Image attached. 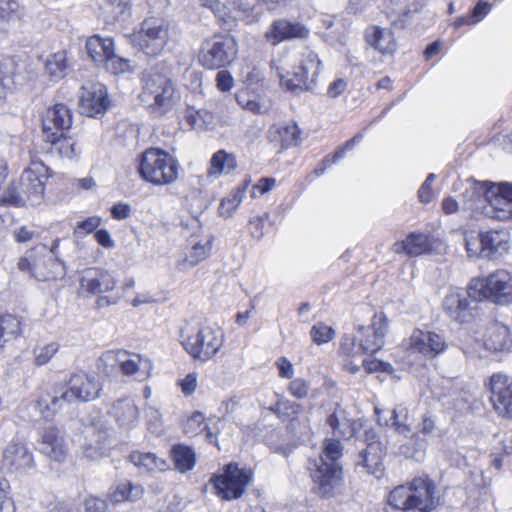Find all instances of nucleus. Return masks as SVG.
<instances>
[{
    "label": "nucleus",
    "mask_w": 512,
    "mask_h": 512,
    "mask_svg": "<svg viewBox=\"0 0 512 512\" xmlns=\"http://www.w3.org/2000/svg\"><path fill=\"white\" fill-rule=\"evenodd\" d=\"M102 385L92 374L79 371L65 383H55L51 391L43 393L34 403V409L44 419H52L65 405L89 402L100 396Z\"/></svg>",
    "instance_id": "1"
},
{
    "label": "nucleus",
    "mask_w": 512,
    "mask_h": 512,
    "mask_svg": "<svg viewBox=\"0 0 512 512\" xmlns=\"http://www.w3.org/2000/svg\"><path fill=\"white\" fill-rule=\"evenodd\" d=\"M435 492L433 480L419 476L390 491L388 503L402 512H431L436 507Z\"/></svg>",
    "instance_id": "2"
},
{
    "label": "nucleus",
    "mask_w": 512,
    "mask_h": 512,
    "mask_svg": "<svg viewBox=\"0 0 512 512\" xmlns=\"http://www.w3.org/2000/svg\"><path fill=\"white\" fill-rule=\"evenodd\" d=\"M60 239L53 240L50 248L38 244L28 250L18 261V269L30 274L38 281L62 279L66 275V266L58 257Z\"/></svg>",
    "instance_id": "3"
},
{
    "label": "nucleus",
    "mask_w": 512,
    "mask_h": 512,
    "mask_svg": "<svg viewBox=\"0 0 512 512\" xmlns=\"http://www.w3.org/2000/svg\"><path fill=\"white\" fill-rule=\"evenodd\" d=\"M140 98L151 113L163 116L173 109L179 95L168 75L151 68L143 74Z\"/></svg>",
    "instance_id": "4"
},
{
    "label": "nucleus",
    "mask_w": 512,
    "mask_h": 512,
    "mask_svg": "<svg viewBox=\"0 0 512 512\" xmlns=\"http://www.w3.org/2000/svg\"><path fill=\"white\" fill-rule=\"evenodd\" d=\"M137 171L141 179L155 186L176 182L180 164L169 152L161 148H148L138 156Z\"/></svg>",
    "instance_id": "5"
},
{
    "label": "nucleus",
    "mask_w": 512,
    "mask_h": 512,
    "mask_svg": "<svg viewBox=\"0 0 512 512\" xmlns=\"http://www.w3.org/2000/svg\"><path fill=\"white\" fill-rule=\"evenodd\" d=\"M292 71L279 72L282 86L293 93L312 91L317 85L322 62L319 56L309 48L292 54Z\"/></svg>",
    "instance_id": "6"
},
{
    "label": "nucleus",
    "mask_w": 512,
    "mask_h": 512,
    "mask_svg": "<svg viewBox=\"0 0 512 512\" xmlns=\"http://www.w3.org/2000/svg\"><path fill=\"white\" fill-rule=\"evenodd\" d=\"M170 40V25L161 17H147L129 35L130 44L148 57H157Z\"/></svg>",
    "instance_id": "7"
},
{
    "label": "nucleus",
    "mask_w": 512,
    "mask_h": 512,
    "mask_svg": "<svg viewBox=\"0 0 512 512\" xmlns=\"http://www.w3.org/2000/svg\"><path fill=\"white\" fill-rule=\"evenodd\" d=\"M225 341L223 329L215 323H202L183 340L185 350L193 359L206 362L222 348Z\"/></svg>",
    "instance_id": "8"
},
{
    "label": "nucleus",
    "mask_w": 512,
    "mask_h": 512,
    "mask_svg": "<svg viewBox=\"0 0 512 512\" xmlns=\"http://www.w3.org/2000/svg\"><path fill=\"white\" fill-rule=\"evenodd\" d=\"M237 51L234 37L228 34L213 35L202 42L199 63L207 69H221L236 59Z\"/></svg>",
    "instance_id": "9"
},
{
    "label": "nucleus",
    "mask_w": 512,
    "mask_h": 512,
    "mask_svg": "<svg viewBox=\"0 0 512 512\" xmlns=\"http://www.w3.org/2000/svg\"><path fill=\"white\" fill-rule=\"evenodd\" d=\"M480 303V278H473L466 290V296L449 293L444 299L445 312L455 321L469 323L478 315Z\"/></svg>",
    "instance_id": "10"
},
{
    "label": "nucleus",
    "mask_w": 512,
    "mask_h": 512,
    "mask_svg": "<svg viewBox=\"0 0 512 512\" xmlns=\"http://www.w3.org/2000/svg\"><path fill=\"white\" fill-rule=\"evenodd\" d=\"M251 480V470L240 468L236 463H229L224 466L221 474L210 479V483L218 497L230 501L240 498Z\"/></svg>",
    "instance_id": "11"
},
{
    "label": "nucleus",
    "mask_w": 512,
    "mask_h": 512,
    "mask_svg": "<svg viewBox=\"0 0 512 512\" xmlns=\"http://www.w3.org/2000/svg\"><path fill=\"white\" fill-rule=\"evenodd\" d=\"M504 190L502 182L482 181V197L486 201L482 206V215L496 219L510 216L512 199Z\"/></svg>",
    "instance_id": "12"
},
{
    "label": "nucleus",
    "mask_w": 512,
    "mask_h": 512,
    "mask_svg": "<svg viewBox=\"0 0 512 512\" xmlns=\"http://www.w3.org/2000/svg\"><path fill=\"white\" fill-rule=\"evenodd\" d=\"M482 299L497 305L512 304V275L499 269L482 278Z\"/></svg>",
    "instance_id": "13"
},
{
    "label": "nucleus",
    "mask_w": 512,
    "mask_h": 512,
    "mask_svg": "<svg viewBox=\"0 0 512 512\" xmlns=\"http://www.w3.org/2000/svg\"><path fill=\"white\" fill-rule=\"evenodd\" d=\"M388 327L389 320L382 311L374 313L369 326L359 325L357 327L358 342L365 353L375 354L383 348Z\"/></svg>",
    "instance_id": "14"
},
{
    "label": "nucleus",
    "mask_w": 512,
    "mask_h": 512,
    "mask_svg": "<svg viewBox=\"0 0 512 512\" xmlns=\"http://www.w3.org/2000/svg\"><path fill=\"white\" fill-rule=\"evenodd\" d=\"M49 176L50 169L39 160H32L29 167L23 171L18 183L29 198L30 204L40 203Z\"/></svg>",
    "instance_id": "15"
},
{
    "label": "nucleus",
    "mask_w": 512,
    "mask_h": 512,
    "mask_svg": "<svg viewBox=\"0 0 512 512\" xmlns=\"http://www.w3.org/2000/svg\"><path fill=\"white\" fill-rule=\"evenodd\" d=\"M316 492L322 497H330L340 485L342 469L336 463H328L322 456L310 463Z\"/></svg>",
    "instance_id": "16"
},
{
    "label": "nucleus",
    "mask_w": 512,
    "mask_h": 512,
    "mask_svg": "<svg viewBox=\"0 0 512 512\" xmlns=\"http://www.w3.org/2000/svg\"><path fill=\"white\" fill-rule=\"evenodd\" d=\"M490 401L495 412L512 419V378L503 373H494L489 380Z\"/></svg>",
    "instance_id": "17"
},
{
    "label": "nucleus",
    "mask_w": 512,
    "mask_h": 512,
    "mask_svg": "<svg viewBox=\"0 0 512 512\" xmlns=\"http://www.w3.org/2000/svg\"><path fill=\"white\" fill-rule=\"evenodd\" d=\"M357 440L365 445L359 451V461L357 463L367 468L368 472L373 474L380 471L385 448L379 440L376 430L366 427L363 434L357 437Z\"/></svg>",
    "instance_id": "18"
},
{
    "label": "nucleus",
    "mask_w": 512,
    "mask_h": 512,
    "mask_svg": "<svg viewBox=\"0 0 512 512\" xmlns=\"http://www.w3.org/2000/svg\"><path fill=\"white\" fill-rule=\"evenodd\" d=\"M2 467L11 472H27L34 467V458L27 444L14 437L3 449Z\"/></svg>",
    "instance_id": "19"
},
{
    "label": "nucleus",
    "mask_w": 512,
    "mask_h": 512,
    "mask_svg": "<svg viewBox=\"0 0 512 512\" xmlns=\"http://www.w3.org/2000/svg\"><path fill=\"white\" fill-rule=\"evenodd\" d=\"M109 106L106 87L97 83H87L81 87L79 109L82 114L89 117L102 115Z\"/></svg>",
    "instance_id": "20"
},
{
    "label": "nucleus",
    "mask_w": 512,
    "mask_h": 512,
    "mask_svg": "<svg viewBox=\"0 0 512 512\" xmlns=\"http://www.w3.org/2000/svg\"><path fill=\"white\" fill-rule=\"evenodd\" d=\"M447 345L443 337L430 331L416 329L409 338L407 349L420 353L425 357L433 358L442 353Z\"/></svg>",
    "instance_id": "21"
},
{
    "label": "nucleus",
    "mask_w": 512,
    "mask_h": 512,
    "mask_svg": "<svg viewBox=\"0 0 512 512\" xmlns=\"http://www.w3.org/2000/svg\"><path fill=\"white\" fill-rule=\"evenodd\" d=\"M309 30L299 22H291L287 19H277L272 22L264 34L268 43L275 46L279 43L295 38H305Z\"/></svg>",
    "instance_id": "22"
},
{
    "label": "nucleus",
    "mask_w": 512,
    "mask_h": 512,
    "mask_svg": "<svg viewBox=\"0 0 512 512\" xmlns=\"http://www.w3.org/2000/svg\"><path fill=\"white\" fill-rule=\"evenodd\" d=\"M26 66L13 57L0 58V86L12 90L27 81Z\"/></svg>",
    "instance_id": "23"
},
{
    "label": "nucleus",
    "mask_w": 512,
    "mask_h": 512,
    "mask_svg": "<svg viewBox=\"0 0 512 512\" xmlns=\"http://www.w3.org/2000/svg\"><path fill=\"white\" fill-rule=\"evenodd\" d=\"M71 125V110L61 103L48 108L42 118V127L45 136L51 132H64L70 129Z\"/></svg>",
    "instance_id": "24"
},
{
    "label": "nucleus",
    "mask_w": 512,
    "mask_h": 512,
    "mask_svg": "<svg viewBox=\"0 0 512 512\" xmlns=\"http://www.w3.org/2000/svg\"><path fill=\"white\" fill-rule=\"evenodd\" d=\"M327 425L331 428L335 437L350 439L359 433L362 424L359 421L348 418L345 409L337 406L335 410L327 417Z\"/></svg>",
    "instance_id": "25"
},
{
    "label": "nucleus",
    "mask_w": 512,
    "mask_h": 512,
    "mask_svg": "<svg viewBox=\"0 0 512 512\" xmlns=\"http://www.w3.org/2000/svg\"><path fill=\"white\" fill-rule=\"evenodd\" d=\"M117 361L124 375H135L137 380H144L149 377L152 371V362L139 354H129L126 351H120L117 354Z\"/></svg>",
    "instance_id": "26"
},
{
    "label": "nucleus",
    "mask_w": 512,
    "mask_h": 512,
    "mask_svg": "<svg viewBox=\"0 0 512 512\" xmlns=\"http://www.w3.org/2000/svg\"><path fill=\"white\" fill-rule=\"evenodd\" d=\"M484 346L493 352L509 350L512 346L509 328L498 321L491 322L486 328Z\"/></svg>",
    "instance_id": "27"
},
{
    "label": "nucleus",
    "mask_w": 512,
    "mask_h": 512,
    "mask_svg": "<svg viewBox=\"0 0 512 512\" xmlns=\"http://www.w3.org/2000/svg\"><path fill=\"white\" fill-rule=\"evenodd\" d=\"M301 130L295 122L278 123L268 130V138L279 143L282 148L297 146L301 141Z\"/></svg>",
    "instance_id": "28"
},
{
    "label": "nucleus",
    "mask_w": 512,
    "mask_h": 512,
    "mask_svg": "<svg viewBox=\"0 0 512 512\" xmlns=\"http://www.w3.org/2000/svg\"><path fill=\"white\" fill-rule=\"evenodd\" d=\"M367 43L382 55H391L396 51L397 43L391 30L378 26L366 30Z\"/></svg>",
    "instance_id": "29"
},
{
    "label": "nucleus",
    "mask_w": 512,
    "mask_h": 512,
    "mask_svg": "<svg viewBox=\"0 0 512 512\" xmlns=\"http://www.w3.org/2000/svg\"><path fill=\"white\" fill-rule=\"evenodd\" d=\"M397 451L405 458H411L419 461L424 456L427 441L421 438L417 432L410 429L407 434L398 435Z\"/></svg>",
    "instance_id": "30"
},
{
    "label": "nucleus",
    "mask_w": 512,
    "mask_h": 512,
    "mask_svg": "<svg viewBox=\"0 0 512 512\" xmlns=\"http://www.w3.org/2000/svg\"><path fill=\"white\" fill-rule=\"evenodd\" d=\"M40 450L43 454L58 462L64 460L66 449L59 431L55 427L45 429L41 435Z\"/></svg>",
    "instance_id": "31"
},
{
    "label": "nucleus",
    "mask_w": 512,
    "mask_h": 512,
    "mask_svg": "<svg viewBox=\"0 0 512 512\" xmlns=\"http://www.w3.org/2000/svg\"><path fill=\"white\" fill-rule=\"evenodd\" d=\"M509 250L507 234L503 231L482 233V255L487 252L491 260H495Z\"/></svg>",
    "instance_id": "32"
},
{
    "label": "nucleus",
    "mask_w": 512,
    "mask_h": 512,
    "mask_svg": "<svg viewBox=\"0 0 512 512\" xmlns=\"http://www.w3.org/2000/svg\"><path fill=\"white\" fill-rule=\"evenodd\" d=\"M114 48L112 38H102L99 35L89 37L85 44L88 56L99 66L111 55Z\"/></svg>",
    "instance_id": "33"
},
{
    "label": "nucleus",
    "mask_w": 512,
    "mask_h": 512,
    "mask_svg": "<svg viewBox=\"0 0 512 512\" xmlns=\"http://www.w3.org/2000/svg\"><path fill=\"white\" fill-rule=\"evenodd\" d=\"M45 137L46 141L53 146L54 151L62 158L73 159L81 152L77 141L72 137H67L64 132H51Z\"/></svg>",
    "instance_id": "34"
},
{
    "label": "nucleus",
    "mask_w": 512,
    "mask_h": 512,
    "mask_svg": "<svg viewBox=\"0 0 512 512\" xmlns=\"http://www.w3.org/2000/svg\"><path fill=\"white\" fill-rule=\"evenodd\" d=\"M375 412L378 417V422L382 425L392 427L398 435L407 434L410 432V429H412L408 409L402 405L395 407L391 411L389 419H383L378 408L375 409Z\"/></svg>",
    "instance_id": "35"
},
{
    "label": "nucleus",
    "mask_w": 512,
    "mask_h": 512,
    "mask_svg": "<svg viewBox=\"0 0 512 512\" xmlns=\"http://www.w3.org/2000/svg\"><path fill=\"white\" fill-rule=\"evenodd\" d=\"M82 287L92 294H103L112 291L116 286V279L106 270H98L94 277L83 278Z\"/></svg>",
    "instance_id": "36"
},
{
    "label": "nucleus",
    "mask_w": 512,
    "mask_h": 512,
    "mask_svg": "<svg viewBox=\"0 0 512 512\" xmlns=\"http://www.w3.org/2000/svg\"><path fill=\"white\" fill-rule=\"evenodd\" d=\"M111 413L115 420L123 427L133 426L139 417V410L131 399H121L116 401Z\"/></svg>",
    "instance_id": "37"
},
{
    "label": "nucleus",
    "mask_w": 512,
    "mask_h": 512,
    "mask_svg": "<svg viewBox=\"0 0 512 512\" xmlns=\"http://www.w3.org/2000/svg\"><path fill=\"white\" fill-rule=\"evenodd\" d=\"M170 455L175 469L181 473L192 470L196 465V453L192 447L185 444H175L172 446Z\"/></svg>",
    "instance_id": "38"
},
{
    "label": "nucleus",
    "mask_w": 512,
    "mask_h": 512,
    "mask_svg": "<svg viewBox=\"0 0 512 512\" xmlns=\"http://www.w3.org/2000/svg\"><path fill=\"white\" fill-rule=\"evenodd\" d=\"M236 166L237 162L233 154L227 153L225 150H218L211 157L208 175L219 177L222 174L230 173Z\"/></svg>",
    "instance_id": "39"
},
{
    "label": "nucleus",
    "mask_w": 512,
    "mask_h": 512,
    "mask_svg": "<svg viewBox=\"0 0 512 512\" xmlns=\"http://www.w3.org/2000/svg\"><path fill=\"white\" fill-rule=\"evenodd\" d=\"M231 6L236 22L241 20L246 24H253L258 22L263 14L260 8L250 4L247 0H232Z\"/></svg>",
    "instance_id": "40"
},
{
    "label": "nucleus",
    "mask_w": 512,
    "mask_h": 512,
    "mask_svg": "<svg viewBox=\"0 0 512 512\" xmlns=\"http://www.w3.org/2000/svg\"><path fill=\"white\" fill-rule=\"evenodd\" d=\"M428 237L422 233H412L406 240L395 243L393 249L396 253L405 251L409 255H420L428 248Z\"/></svg>",
    "instance_id": "41"
},
{
    "label": "nucleus",
    "mask_w": 512,
    "mask_h": 512,
    "mask_svg": "<svg viewBox=\"0 0 512 512\" xmlns=\"http://www.w3.org/2000/svg\"><path fill=\"white\" fill-rule=\"evenodd\" d=\"M129 459L135 466L148 472L163 471L166 467V462L151 452L134 451Z\"/></svg>",
    "instance_id": "42"
},
{
    "label": "nucleus",
    "mask_w": 512,
    "mask_h": 512,
    "mask_svg": "<svg viewBox=\"0 0 512 512\" xmlns=\"http://www.w3.org/2000/svg\"><path fill=\"white\" fill-rule=\"evenodd\" d=\"M68 67L66 51L51 54L45 62V71L53 81L62 79L66 75Z\"/></svg>",
    "instance_id": "43"
},
{
    "label": "nucleus",
    "mask_w": 512,
    "mask_h": 512,
    "mask_svg": "<svg viewBox=\"0 0 512 512\" xmlns=\"http://www.w3.org/2000/svg\"><path fill=\"white\" fill-rule=\"evenodd\" d=\"M185 120L187 124L194 129L208 130L213 126L214 116L206 109L187 107L185 111Z\"/></svg>",
    "instance_id": "44"
},
{
    "label": "nucleus",
    "mask_w": 512,
    "mask_h": 512,
    "mask_svg": "<svg viewBox=\"0 0 512 512\" xmlns=\"http://www.w3.org/2000/svg\"><path fill=\"white\" fill-rule=\"evenodd\" d=\"M22 333L20 320L13 315L0 316V347Z\"/></svg>",
    "instance_id": "45"
},
{
    "label": "nucleus",
    "mask_w": 512,
    "mask_h": 512,
    "mask_svg": "<svg viewBox=\"0 0 512 512\" xmlns=\"http://www.w3.org/2000/svg\"><path fill=\"white\" fill-rule=\"evenodd\" d=\"M144 490L141 485L131 482H123L118 484L110 495V499L114 503H121L126 500L134 501L139 499Z\"/></svg>",
    "instance_id": "46"
},
{
    "label": "nucleus",
    "mask_w": 512,
    "mask_h": 512,
    "mask_svg": "<svg viewBox=\"0 0 512 512\" xmlns=\"http://www.w3.org/2000/svg\"><path fill=\"white\" fill-rule=\"evenodd\" d=\"M480 210V190L475 182L471 189L463 193L462 212L468 213L470 219H477Z\"/></svg>",
    "instance_id": "47"
},
{
    "label": "nucleus",
    "mask_w": 512,
    "mask_h": 512,
    "mask_svg": "<svg viewBox=\"0 0 512 512\" xmlns=\"http://www.w3.org/2000/svg\"><path fill=\"white\" fill-rule=\"evenodd\" d=\"M210 9L215 17L218 19L221 26L226 30H231L236 26V17L225 4L219 0H211V2L205 7Z\"/></svg>",
    "instance_id": "48"
},
{
    "label": "nucleus",
    "mask_w": 512,
    "mask_h": 512,
    "mask_svg": "<svg viewBox=\"0 0 512 512\" xmlns=\"http://www.w3.org/2000/svg\"><path fill=\"white\" fill-rule=\"evenodd\" d=\"M212 244L207 240L204 244L197 243L192 247L191 252L183 260L178 262L180 269H185L186 264L190 267L196 266L199 262L206 259L211 252Z\"/></svg>",
    "instance_id": "49"
},
{
    "label": "nucleus",
    "mask_w": 512,
    "mask_h": 512,
    "mask_svg": "<svg viewBox=\"0 0 512 512\" xmlns=\"http://www.w3.org/2000/svg\"><path fill=\"white\" fill-rule=\"evenodd\" d=\"M245 189L238 188L232 191L228 196L221 200L219 206V214L222 217L229 218L235 212L239 204L242 202Z\"/></svg>",
    "instance_id": "50"
},
{
    "label": "nucleus",
    "mask_w": 512,
    "mask_h": 512,
    "mask_svg": "<svg viewBox=\"0 0 512 512\" xmlns=\"http://www.w3.org/2000/svg\"><path fill=\"white\" fill-rule=\"evenodd\" d=\"M463 234L468 258L477 260L480 256V229H465Z\"/></svg>",
    "instance_id": "51"
},
{
    "label": "nucleus",
    "mask_w": 512,
    "mask_h": 512,
    "mask_svg": "<svg viewBox=\"0 0 512 512\" xmlns=\"http://www.w3.org/2000/svg\"><path fill=\"white\" fill-rule=\"evenodd\" d=\"M2 202L8 205L21 207L29 202V198L20 188L19 183L9 186L2 195Z\"/></svg>",
    "instance_id": "52"
},
{
    "label": "nucleus",
    "mask_w": 512,
    "mask_h": 512,
    "mask_svg": "<svg viewBox=\"0 0 512 512\" xmlns=\"http://www.w3.org/2000/svg\"><path fill=\"white\" fill-rule=\"evenodd\" d=\"M132 0H107L106 13H108L107 22H114L125 13L129 14Z\"/></svg>",
    "instance_id": "53"
},
{
    "label": "nucleus",
    "mask_w": 512,
    "mask_h": 512,
    "mask_svg": "<svg viewBox=\"0 0 512 512\" xmlns=\"http://www.w3.org/2000/svg\"><path fill=\"white\" fill-rule=\"evenodd\" d=\"M60 348L59 343L50 342L44 346H37L33 349L34 364L43 366L47 364Z\"/></svg>",
    "instance_id": "54"
},
{
    "label": "nucleus",
    "mask_w": 512,
    "mask_h": 512,
    "mask_svg": "<svg viewBox=\"0 0 512 512\" xmlns=\"http://www.w3.org/2000/svg\"><path fill=\"white\" fill-rule=\"evenodd\" d=\"M101 66L115 75L130 71V61L126 58L116 55L115 48L112 50L111 55L107 57Z\"/></svg>",
    "instance_id": "55"
},
{
    "label": "nucleus",
    "mask_w": 512,
    "mask_h": 512,
    "mask_svg": "<svg viewBox=\"0 0 512 512\" xmlns=\"http://www.w3.org/2000/svg\"><path fill=\"white\" fill-rule=\"evenodd\" d=\"M339 353L348 357H356L365 352L360 342H358V336L344 335L341 339Z\"/></svg>",
    "instance_id": "56"
},
{
    "label": "nucleus",
    "mask_w": 512,
    "mask_h": 512,
    "mask_svg": "<svg viewBox=\"0 0 512 512\" xmlns=\"http://www.w3.org/2000/svg\"><path fill=\"white\" fill-rule=\"evenodd\" d=\"M310 336L315 344L321 345L331 341L335 336V331L332 327L319 322L311 327Z\"/></svg>",
    "instance_id": "57"
},
{
    "label": "nucleus",
    "mask_w": 512,
    "mask_h": 512,
    "mask_svg": "<svg viewBox=\"0 0 512 512\" xmlns=\"http://www.w3.org/2000/svg\"><path fill=\"white\" fill-rule=\"evenodd\" d=\"M343 447L339 440L327 439L324 443L323 455L324 460L328 463H335L342 456Z\"/></svg>",
    "instance_id": "58"
},
{
    "label": "nucleus",
    "mask_w": 512,
    "mask_h": 512,
    "mask_svg": "<svg viewBox=\"0 0 512 512\" xmlns=\"http://www.w3.org/2000/svg\"><path fill=\"white\" fill-rule=\"evenodd\" d=\"M101 218L98 216H91L77 223L74 228L75 235H87L95 231L101 224Z\"/></svg>",
    "instance_id": "59"
},
{
    "label": "nucleus",
    "mask_w": 512,
    "mask_h": 512,
    "mask_svg": "<svg viewBox=\"0 0 512 512\" xmlns=\"http://www.w3.org/2000/svg\"><path fill=\"white\" fill-rule=\"evenodd\" d=\"M302 406L289 400H280L276 403L273 411L283 416H296L300 413Z\"/></svg>",
    "instance_id": "60"
},
{
    "label": "nucleus",
    "mask_w": 512,
    "mask_h": 512,
    "mask_svg": "<svg viewBox=\"0 0 512 512\" xmlns=\"http://www.w3.org/2000/svg\"><path fill=\"white\" fill-rule=\"evenodd\" d=\"M19 9L17 0H0V21L9 22L12 20Z\"/></svg>",
    "instance_id": "61"
},
{
    "label": "nucleus",
    "mask_w": 512,
    "mask_h": 512,
    "mask_svg": "<svg viewBox=\"0 0 512 512\" xmlns=\"http://www.w3.org/2000/svg\"><path fill=\"white\" fill-rule=\"evenodd\" d=\"M289 392L296 398H305L310 390L309 384L302 378L293 379L289 384Z\"/></svg>",
    "instance_id": "62"
},
{
    "label": "nucleus",
    "mask_w": 512,
    "mask_h": 512,
    "mask_svg": "<svg viewBox=\"0 0 512 512\" xmlns=\"http://www.w3.org/2000/svg\"><path fill=\"white\" fill-rule=\"evenodd\" d=\"M348 87V80L346 78H337L333 80L327 88V96L335 99L341 96Z\"/></svg>",
    "instance_id": "63"
},
{
    "label": "nucleus",
    "mask_w": 512,
    "mask_h": 512,
    "mask_svg": "<svg viewBox=\"0 0 512 512\" xmlns=\"http://www.w3.org/2000/svg\"><path fill=\"white\" fill-rule=\"evenodd\" d=\"M217 88L222 92L230 91L234 86V79L227 70H220L216 75Z\"/></svg>",
    "instance_id": "64"
}]
</instances>
